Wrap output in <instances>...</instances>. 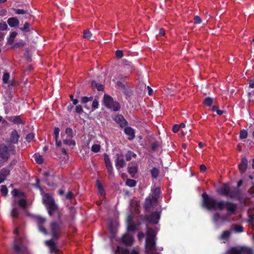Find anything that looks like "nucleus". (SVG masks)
<instances>
[{"instance_id":"49","label":"nucleus","mask_w":254,"mask_h":254,"mask_svg":"<svg viewBox=\"0 0 254 254\" xmlns=\"http://www.w3.org/2000/svg\"><path fill=\"white\" fill-rule=\"evenodd\" d=\"M11 193L13 196L15 197L22 196V193L19 192V191L16 189H14L12 191Z\"/></svg>"},{"instance_id":"40","label":"nucleus","mask_w":254,"mask_h":254,"mask_svg":"<svg viewBox=\"0 0 254 254\" xmlns=\"http://www.w3.org/2000/svg\"><path fill=\"white\" fill-rule=\"evenodd\" d=\"M136 227L135 224H134L133 222H131L130 221L128 223V226H127V230L129 231H134L135 230H136Z\"/></svg>"},{"instance_id":"9","label":"nucleus","mask_w":254,"mask_h":254,"mask_svg":"<svg viewBox=\"0 0 254 254\" xmlns=\"http://www.w3.org/2000/svg\"><path fill=\"white\" fill-rule=\"evenodd\" d=\"M231 254H253L252 249L243 247L241 249H234L231 251Z\"/></svg>"},{"instance_id":"50","label":"nucleus","mask_w":254,"mask_h":254,"mask_svg":"<svg viewBox=\"0 0 254 254\" xmlns=\"http://www.w3.org/2000/svg\"><path fill=\"white\" fill-rule=\"evenodd\" d=\"M74 196L73 192L71 191H68L65 195V198L67 199H71Z\"/></svg>"},{"instance_id":"45","label":"nucleus","mask_w":254,"mask_h":254,"mask_svg":"<svg viewBox=\"0 0 254 254\" xmlns=\"http://www.w3.org/2000/svg\"><path fill=\"white\" fill-rule=\"evenodd\" d=\"M29 28H30V24L28 22H26L24 24L23 27L20 28V29L21 31H24V32H28L29 31Z\"/></svg>"},{"instance_id":"18","label":"nucleus","mask_w":254,"mask_h":254,"mask_svg":"<svg viewBox=\"0 0 254 254\" xmlns=\"http://www.w3.org/2000/svg\"><path fill=\"white\" fill-rule=\"evenodd\" d=\"M124 132L128 136V139L132 140L134 138V137H135L134 131L131 127H125V128L124 129Z\"/></svg>"},{"instance_id":"19","label":"nucleus","mask_w":254,"mask_h":254,"mask_svg":"<svg viewBox=\"0 0 254 254\" xmlns=\"http://www.w3.org/2000/svg\"><path fill=\"white\" fill-rule=\"evenodd\" d=\"M115 121L120 124L121 127H125L127 124V122L122 115L117 116L115 118Z\"/></svg>"},{"instance_id":"2","label":"nucleus","mask_w":254,"mask_h":254,"mask_svg":"<svg viewBox=\"0 0 254 254\" xmlns=\"http://www.w3.org/2000/svg\"><path fill=\"white\" fill-rule=\"evenodd\" d=\"M155 236V231L152 229H148L145 243L146 254H154L156 252Z\"/></svg>"},{"instance_id":"62","label":"nucleus","mask_w":254,"mask_h":254,"mask_svg":"<svg viewBox=\"0 0 254 254\" xmlns=\"http://www.w3.org/2000/svg\"><path fill=\"white\" fill-rule=\"evenodd\" d=\"M25 45V43L23 42H19V43H16L14 45L13 47L14 48H17L20 47H23Z\"/></svg>"},{"instance_id":"30","label":"nucleus","mask_w":254,"mask_h":254,"mask_svg":"<svg viewBox=\"0 0 254 254\" xmlns=\"http://www.w3.org/2000/svg\"><path fill=\"white\" fill-rule=\"evenodd\" d=\"M231 235V232L229 231H225L223 232L222 234L221 235L220 238L221 240H225L227 239Z\"/></svg>"},{"instance_id":"38","label":"nucleus","mask_w":254,"mask_h":254,"mask_svg":"<svg viewBox=\"0 0 254 254\" xmlns=\"http://www.w3.org/2000/svg\"><path fill=\"white\" fill-rule=\"evenodd\" d=\"M126 184L130 187H133L136 185V182L134 180L128 179L126 182Z\"/></svg>"},{"instance_id":"20","label":"nucleus","mask_w":254,"mask_h":254,"mask_svg":"<svg viewBox=\"0 0 254 254\" xmlns=\"http://www.w3.org/2000/svg\"><path fill=\"white\" fill-rule=\"evenodd\" d=\"M17 204L23 209L26 208L27 206V201L24 198H21L17 200L15 199L13 205L16 206Z\"/></svg>"},{"instance_id":"31","label":"nucleus","mask_w":254,"mask_h":254,"mask_svg":"<svg viewBox=\"0 0 254 254\" xmlns=\"http://www.w3.org/2000/svg\"><path fill=\"white\" fill-rule=\"evenodd\" d=\"M10 78V74L8 72H4L2 76V82L3 84H7L9 82Z\"/></svg>"},{"instance_id":"36","label":"nucleus","mask_w":254,"mask_h":254,"mask_svg":"<svg viewBox=\"0 0 254 254\" xmlns=\"http://www.w3.org/2000/svg\"><path fill=\"white\" fill-rule=\"evenodd\" d=\"M159 170L156 168H153L150 170L151 176L153 178H157L159 174Z\"/></svg>"},{"instance_id":"58","label":"nucleus","mask_w":254,"mask_h":254,"mask_svg":"<svg viewBox=\"0 0 254 254\" xmlns=\"http://www.w3.org/2000/svg\"><path fill=\"white\" fill-rule=\"evenodd\" d=\"M75 112L77 113H81L83 112V109L82 107L80 105L76 106L75 107Z\"/></svg>"},{"instance_id":"64","label":"nucleus","mask_w":254,"mask_h":254,"mask_svg":"<svg viewBox=\"0 0 254 254\" xmlns=\"http://www.w3.org/2000/svg\"><path fill=\"white\" fill-rule=\"evenodd\" d=\"M249 192L250 194L254 196V184L250 188Z\"/></svg>"},{"instance_id":"61","label":"nucleus","mask_w":254,"mask_h":254,"mask_svg":"<svg viewBox=\"0 0 254 254\" xmlns=\"http://www.w3.org/2000/svg\"><path fill=\"white\" fill-rule=\"evenodd\" d=\"M104 157L105 164L111 163L110 159L107 154H104Z\"/></svg>"},{"instance_id":"25","label":"nucleus","mask_w":254,"mask_h":254,"mask_svg":"<svg viewBox=\"0 0 254 254\" xmlns=\"http://www.w3.org/2000/svg\"><path fill=\"white\" fill-rule=\"evenodd\" d=\"M12 206H13V209H12V211L11 212V215L13 217L17 218L18 217V216L20 213L19 209L13 205Z\"/></svg>"},{"instance_id":"39","label":"nucleus","mask_w":254,"mask_h":254,"mask_svg":"<svg viewBox=\"0 0 254 254\" xmlns=\"http://www.w3.org/2000/svg\"><path fill=\"white\" fill-rule=\"evenodd\" d=\"M101 149V146L99 144H95L91 147V150L94 153L99 152Z\"/></svg>"},{"instance_id":"63","label":"nucleus","mask_w":254,"mask_h":254,"mask_svg":"<svg viewBox=\"0 0 254 254\" xmlns=\"http://www.w3.org/2000/svg\"><path fill=\"white\" fill-rule=\"evenodd\" d=\"M180 129V127L179 126V125H175L173 127V131L174 132H177Z\"/></svg>"},{"instance_id":"46","label":"nucleus","mask_w":254,"mask_h":254,"mask_svg":"<svg viewBox=\"0 0 254 254\" xmlns=\"http://www.w3.org/2000/svg\"><path fill=\"white\" fill-rule=\"evenodd\" d=\"M234 229L236 232L240 233L243 231V228L240 225H235Z\"/></svg>"},{"instance_id":"37","label":"nucleus","mask_w":254,"mask_h":254,"mask_svg":"<svg viewBox=\"0 0 254 254\" xmlns=\"http://www.w3.org/2000/svg\"><path fill=\"white\" fill-rule=\"evenodd\" d=\"M136 156V155L131 151H128L126 155V160L127 161L130 160L132 157L135 158Z\"/></svg>"},{"instance_id":"12","label":"nucleus","mask_w":254,"mask_h":254,"mask_svg":"<svg viewBox=\"0 0 254 254\" xmlns=\"http://www.w3.org/2000/svg\"><path fill=\"white\" fill-rule=\"evenodd\" d=\"M43 202L47 206L55 202V200L49 193H44L43 195Z\"/></svg>"},{"instance_id":"28","label":"nucleus","mask_w":254,"mask_h":254,"mask_svg":"<svg viewBox=\"0 0 254 254\" xmlns=\"http://www.w3.org/2000/svg\"><path fill=\"white\" fill-rule=\"evenodd\" d=\"M137 165L129 167L128 168V172L130 174L132 177L137 173Z\"/></svg>"},{"instance_id":"1","label":"nucleus","mask_w":254,"mask_h":254,"mask_svg":"<svg viewBox=\"0 0 254 254\" xmlns=\"http://www.w3.org/2000/svg\"><path fill=\"white\" fill-rule=\"evenodd\" d=\"M202 196L203 198V205L207 209L214 210L226 209L227 210L228 213L221 217L223 221L229 220L230 216L235 214L236 206L235 204L229 201H217L213 197L209 196L205 192L202 193Z\"/></svg>"},{"instance_id":"5","label":"nucleus","mask_w":254,"mask_h":254,"mask_svg":"<svg viewBox=\"0 0 254 254\" xmlns=\"http://www.w3.org/2000/svg\"><path fill=\"white\" fill-rule=\"evenodd\" d=\"M104 104L108 108L114 111H117L120 109L119 103L113 100V98L107 94L104 95Z\"/></svg>"},{"instance_id":"33","label":"nucleus","mask_w":254,"mask_h":254,"mask_svg":"<svg viewBox=\"0 0 254 254\" xmlns=\"http://www.w3.org/2000/svg\"><path fill=\"white\" fill-rule=\"evenodd\" d=\"M92 36V34L88 30H84L83 32V38L87 40H91Z\"/></svg>"},{"instance_id":"53","label":"nucleus","mask_w":254,"mask_h":254,"mask_svg":"<svg viewBox=\"0 0 254 254\" xmlns=\"http://www.w3.org/2000/svg\"><path fill=\"white\" fill-rule=\"evenodd\" d=\"M220 218H221V217L219 213H216L213 215V219L215 223H217Z\"/></svg>"},{"instance_id":"6","label":"nucleus","mask_w":254,"mask_h":254,"mask_svg":"<svg viewBox=\"0 0 254 254\" xmlns=\"http://www.w3.org/2000/svg\"><path fill=\"white\" fill-rule=\"evenodd\" d=\"M60 224L55 221L52 222L50 225V234L54 238L58 239L60 237Z\"/></svg>"},{"instance_id":"3","label":"nucleus","mask_w":254,"mask_h":254,"mask_svg":"<svg viewBox=\"0 0 254 254\" xmlns=\"http://www.w3.org/2000/svg\"><path fill=\"white\" fill-rule=\"evenodd\" d=\"M15 149L14 147L9 146V148L4 144H0V167L3 163L7 162L10 157V154H15Z\"/></svg>"},{"instance_id":"55","label":"nucleus","mask_w":254,"mask_h":254,"mask_svg":"<svg viewBox=\"0 0 254 254\" xmlns=\"http://www.w3.org/2000/svg\"><path fill=\"white\" fill-rule=\"evenodd\" d=\"M7 28V25L6 23L4 22L0 23V30H5Z\"/></svg>"},{"instance_id":"52","label":"nucleus","mask_w":254,"mask_h":254,"mask_svg":"<svg viewBox=\"0 0 254 254\" xmlns=\"http://www.w3.org/2000/svg\"><path fill=\"white\" fill-rule=\"evenodd\" d=\"M99 103L97 100L95 99L92 104V108L93 110H95L96 109H97L98 108Z\"/></svg>"},{"instance_id":"26","label":"nucleus","mask_w":254,"mask_h":254,"mask_svg":"<svg viewBox=\"0 0 254 254\" xmlns=\"http://www.w3.org/2000/svg\"><path fill=\"white\" fill-rule=\"evenodd\" d=\"M230 190V188L227 185H223L221 189V191L222 194L226 196H227L228 194H229Z\"/></svg>"},{"instance_id":"51","label":"nucleus","mask_w":254,"mask_h":254,"mask_svg":"<svg viewBox=\"0 0 254 254\" xmlns=\"http://www.w3.org/2000/svg\"><path fill=\"white\" fill-rule=\"evenodd\" d=\"M34 134L31 133H29L27 135L26 137V140L28 142H30L31 140H33V139L34 138Z\"/></svg>"},{"instance_id":"47","label":"nucleus","mask_w":254,"mask_h":254,"mask_svg":"<svg viewBox=\"0 0 254 254\" xmlns=\"http://www.w3.org/2000/svg\"><path fill=\"white\" fill-rule=\"evenodd\" d=\"M93 100V97H82L81 98V102L82 103H86L89 101H91Z\"/></svg>"},{"instance_id":"29","label":"nucleus","mask_w":254,"mask_h":254,"mask_svg":"<svg viewBox=\"0 0 254 254\" xmlns=\"http://www.w3.org/2000/svg\"><path fill=\"white\" fill-rule=\"evenodd\" d=\"M17 33L16 32H12L9 38L7 39V42L9 44H12L14 40L15 37L17 36Z\"/></svg>"},{"instance_id":"17","label":"nucleus","mask_w":254,"mask_h":254,"mask_svg":"<svg viewBox=\"0 0 254 254\" xmlns=\"http://www.w3.org/2000/svg\"><path fill=\"white\" fill-rule=\"evenodd\" d=\"M46 207L48 209V213L50 216L53 215L58 208V207L55 202L47 205Z\"/></svg>"},{"instance_id":"48","label":"nucleus","mask_w":254,"mask_h":254,"mask_svg":"<svg viewBox=\"0 0 254 254\" xmlns=\"http://www.w3.org/2000/svg\"><path fill=\"white\" fill-rule=\"evenodd\" d=\"M123 254H139L135 250L129 251L127 249H125L123 251Z\"/></svg>"},{"instance_id":"16","label":"nucleus","mask_w":254,"mask_h":254,"mask_svg":"<svg viewBox=\"0 0 254 254\" xmlns=\"http://www.w3.org/2000/svg\"><path fill=\"white\" fill-rule=\"evenodd\" d=\"M46 244L49 247L51 253H57L58 251L55 243L52 240L46 241Z\"/></svg>"},{"instance_id":"22","label":"nucleus","mask_w":254,"mask_h":254,"mask_svg":"<svg viewBox=\"0 0 254 254\" xmlns=\"http://www.w3.org/2000/svg\"><path fill=\"white\" fill-rule=\"evenodd\" d=\"M160 193V188H157L154 190L153 192L152 193V195L151 196V198H152V200H153V201L154 202V203L157 202L158 199L159 197Z\"/></svg>"},{"instance_id":"43","label":"nucleus","mask_w":254,"mask_h":254,"mask_svg":"<svg viewBox=\"0 0 254 254\" xmlns=\"http://www.w3.org/2000/svg\"><path fill=\"white\" fill-rule=\"evenodd\" d=\"M65 133L69 138H72L74 135L72 129L71 128H67L65 130Z\"/></svg>"},{"instance_id":"34","label":"nucleus","mask_w":254,"mask_h":254,"mask_svg":"<svg viewBox=\"0 0 254 254\" xmlns=\"http://www.w3.org/2000/svg\"><path fill=\"white\" fill-rule=\"evenodd\" d=\"M72 138H69V139H65L63 140V142L64 144L67 145H72L74 146L75 145V142L74 140L71 139Z\"/></svg>"},{"instance_id":"24","label":"nucleus","mask_w":254,"mask_h":254,"mask_svg":"<svg viewBox=\"0 0 254 254\" xmlns=\"http://www.w3.org/2000/svg\"><path fill=\"white\" fill-rule=\"evenodd\" d=\"M91 85L93 88H96L98 91H103L104 89V87L102 84L98 83L94 81H92Z\"/></svg>"},{"instance_id":"27","label":"nucleus","mask_w":254,"mask_h":254,"mask_svg":"<svg viewBox=\"0 0 254 254\" xmlns=\"http://www.w3.org/2000/svg\"><path fill=\"white\" fill-rule=\"evenodd\" d=\"M153 202H154L153 201V200H152V198L151 197L150 198L149 196L146 199L145 203H144V207H145V209H147L149 208L151 206Z\"/></svg>"},{"instance_id":"15","label":"nucleus","mask_w":254,"mask_h":254,"mask_svg":"<svg viewBox=\"0 0 254 254\" xmlns=\"http://www.w3.org/2000/svg\"><path fill=\"white\" fill-rule=\"evenodd\" d=\"M248 160L245 157H243L241 159V163L239 165V168L241 173H244L247 168Z\"/></svg>"},{"instance_id":"56","label":"nucleus","mask_w":254,"mask_h":254,"mask_svg":"<svg viewBox=\"0 0 254 254\" xmlns=\"http://www.w3.org/2000/svg\"><path fill=\"white\" fill-rule=\"evenodd\" d=\"M8 84V87L9 89H10V88L13 86H15L16 84V82L14 81V80H10L9 81V82H8V83H7Z\"/></svg>"},{"instance_id":"57","label":"nucleus","mask_w":254,"mask_h":254,"mask_svg":"<svg viewBox=\"0 0 254 254\" xmlns=\"http://www.w3.org/2000/svg\"><path fill=\"white\" fill-rule=\"evenodd\" d=\"M201 22V18L198 16H195L194 17V23L195 24H199Z\"/></svg>"},{"instance_id":"59","label":"nucleus","mask_w":254,"mask_h":254,"mask_svg":"<svg viewBox=\"0 0 254 254\" xmlns=\"http://www.w3.org/2000/svg\"><path fill=\"white\" fill-rule=\"evenodd\" d=\"M16 163V160H13L11 161L10 164L7 166V168L9 169L10 170L12 169L13 166L15 165Z\"/></svg>"},{"instance_id":"10","label":"nucleus","mask_w":254,"mask_h":254,"mask_svg":"<svg viewBox=\"0 0 254 254\" xmlns=\"http://www.w3.org/2000/svg\"><path fill=\"white\" fill-rule=\"evenodd\" d=\"M133 237L129 234H125L122 238V242L126 246H130L133 242Z\"/></svg>"},{"instance_id":"23","label":"nucleus","mask_w":254,"mask_h":254,"mask_svg":"<svg viewBox=\"0 0 254 254\" xmlns=\"http://www.w3.org/2000/svg\"><path fill=\"white\" fill-rule=\"evenodd\" d=\"M7 23L10 27H14L18 25L19 21L15 17H11L8 19Z\"/></svg>"},{"instance_id":"11","label":"nucleus","mask_w":254,"mask_h":254,"mask_svg":"<svg viewBox=\"0 0 254 254\" xmlns=\"http://www.w3.org/2000/svg\"><path fill=\"white\" fill-rule=\"evenodd\" d=\"M19 135H18L16 130H13L10 135V138L8 142L10 143L16 144L18 143ZM8 142V141H6Z\"/></svg>"},{"instance_id":"14","label":"nucleus","mask_w":254,"mask_h":254,"mask_svg":"<svg viewBox=\"0 0 254 254\" xmlns=\"http://www.w3.org/2000/svg\"><path fill=\"white\" fill-rule=\"evenodd\" d=\"M10 171V169L7 168H3L0 171V184L6 179V177L9 174Z\"/></svg>"},{"instance_id":"4","label":"nucleus","mask_w":254,"mask_h":254,"mask_svg":"<svg viewBox=\"0 0 254 254\" xmlns=\"http://www.w3.org/2000/svg\"><path fill=\"white\" fill-rule=\"evenodd\" d=\"M13 251L17 254H23L26 252V247L24 239L18 237L15 238Z\"/></svg>"},{"instance_id":"7","label":"nucleus","mask_w":254,"mask_h":254,"mask_svg":"<svg viewBox=\"0 0 254 254\" xmlns=\"http://www.w3.org/2000/svg\"><path fill=\"white\" fill-rule=\"evenodd\" d=\"M116 159L115 160L116 167L118 170L125 167L126 163L124 159V155L122 154H117L116 155Z\"/></svg>"},{"instance_id":"60","label":"nucleus","mask_w":254,"mask_h":254,"mask_svg":"<svg viewBox=\"0 0 254 254\" xmlns=\"http://www.w3.org/2000/svg\"><path fill=\"white\" fill-rule=\"evenodd\" d=\"M116 55L118 58H121L123 56V52L121 50H117L116 52Z\"/></svg>"},{"instance_id":"35","label":"nucleus","mask_w":254,"mask_h":254,"mask_svg":"<svg viewBox=\"0 0 254 254\" xmlns=\"http://www.w3.org/2000/svg\"><path fill=\"white\" fill-rule=\"evenodd\" d=\"M34 158L36 162L38 164H42L43 162V157L39 154H35Z\"/></svg>"},{"instance_id":"32","label":"nucleus","mask_w":254,"mask_h":254,"mask_svg":"<svg viewBox=\"0 0 254 254\" xmlns=\"http://www.w3.org/2000/svg\"><path fill=\"white\" fill-rule=\"evenodd\" d=\"M213 103V99L210 97H207L204 100L203 103L205 105L208 107L212 106Z\"/></svg>"},{"instance_id":"54","label":"nucleus","mask_w":254,"mask_h":254,"mask_svg":"<svg viewBox=\"0 0 254 254\" xmlns=\"http://www.w3.org/2000/svg\"><path fill=\"white\" fill-rule=\"evenodd\" d=\"M60 132V128L59 127H56L55 128L54 131V135L55 136V140L58 139L59 134Z\"/></svg>"},{"instance_id":"42","label":"nucleus","mask_w":254,"mask_h":254,"mask_svg":"<svg viewBox=\"0 0 254 254\" xmlns=\"http://www.w3.org/2000/svg\"><path fill=\"white\" fill-rule=\"evenodd\" d=\"M0 192L3 196H6L8 192V190L5 186L2 185L1 186Z\"/></svg>"},{"instance_id":"41","label":"nucleus","mask_w":254,"mask_h":254,"mask_svg":"<svg viewBox=\"0 0 254 254\" xmlns=\"http://www.w3.org/2000/svg\"><path fill=\"white\" fill-rule=\"evenodd\" d=\"M239 194L238 190H230L229 191V194H228L227 196H229L230 197L233 198L236 197Z\"/></svg>"},{"instance_id":"8","label":"nucleus","mask_w":254,"mask_h":254,"mask_svg":"<svg viewBox=\"0 0 254 254\" xmlns=\"http://www.w3.org/2000/svg\"><path fill=\"white\" fill-rule=\"evenodd\" d=\"M35 220L38 225L39 230L45 235H47L48 234L47 231L43 227V225L46 222V219L40 216H37L35 218Z\"/></svg>"},{"instance_id":"21","label":"nucleus","mask_w":254,"mask_h":254,"mask_svg":"<svg viewBox=\"0 0 254 254\" xmlns=\"http://www.w3.org/2000/svg\"><path fill=\"white\" fill-rule=\"evenodd\" d=\"M8 120L12 121L16 124H24V122L22 120L19 116H16L13 117H9Z\"/></svg>"},{"instance_id":"13","label":"nucleus","mask_w":254,"mask_h":254,"mask_svg":"<svg viewBox=\"0 0 254 254\" xmlns=\"http://www.w3.org/2000/svg\"><path fill=\"white\" fill-rule=\"evenodd\" d=\"M160 219V213L158 212L152 213L148 218V220L152 223L156 224Z\"/></svg>"},{"instance_id":"44","label":"nucleus","mask_w":254,"mask_h":254,"mask_svg":"<svg viewBox=\"0 0 254 254\" xmlns=\"http://www.w3.org/2000/svg\"><path fill=\"white\" fill-rule=\"evenodd\" d=\"M248 136V132L245 129H243L241 130L240 134V137L241 139L246 138Z\"/></svg>"}]
</instances>
